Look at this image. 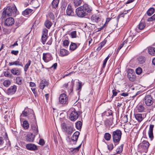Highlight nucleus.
I'll use <instances>...</instances> for the list:
<instances>
[{
    "label": "nucleus",
    "mask_w": 155,
    "mask_h": 155,
    "mask_svg": "<svg viewBox=\"0 0 155 155\" xmlns=\"http://www.w3.org/2000/svg\"><path fill=\"white\" fill-rule=\"evenodd\" d=\"M23 127L25 129H27L29 128V125L28 121L24 120L23 122Z\"/></svg>",
    "instance_id": "obj_39"
},
{
    "label": "nucleus",
    "mask_w": 155,
    "mask_h": 155,
    "mask_svg": "<svg viewBox=\"0 0 155 155\" xmlns=\"http://www.w3.org/2000/svg\"><path fill=\"white\" fill-rule=\"evenodd\" d=\"M57 66V63H55L50 68H53L54 69H55L56 68Z\"/></svg>",
    "instance_id": "obj_62"
},
{
    "label": "nucleus",
    "mask_w": 155,
    "mask_h": 155,
    "mask_svg": "<svg viewBox=\"0 0 155 155\" xmlns=\"http://www.w3.org/2000/svg\"><path fill=\"white\" fill-rule=\"evenodd\" d=\"M19 52L18 50H12L11 51V53L14 54L15 55H17Z\"/></svg>",
    "instance_id": "obj_58"
},
{
    "label": "nucleus",
    "mask_w": 155,
    "mask_h": 155,
    "mask_svg": "<svg viewBox=\"0 0 155 155\" xmlns=\"http://www.w3.org/2000/svg\"><path fill=\"white\" fill-rule=\"evenodd\" d=\"M11 81L9 80H6L3 82V85L5 87H8L11 84Z\"/></svg>",
    "instance_id": "obj_42"
},
{
    "label": "nucleus",
    "mask_w": 155,
    "mask_h": 155,
    "mask_svg": "<svg viewBox=\"0 0 155 155\" xmlns=\"http://www.w3.org/2000/svg\"><path fill=\"white\" fill-rule=\"evenodd\" d=\"M62 131L66 133L67 135H71L74 131L73 126L71 123L66 124L64 122L61 124Z\"/></svg>",
    "instance_id": "obj_3"
},
{
    "label": "nucleus",
    "mask_w": 155,
    "mask_h": 155,
    "mask_svg": "<svg viewBox=\"0 0 155 155\" xmlns=\"http://www.w3.org/2000/svg\"><path fill=\"white\" fill-rule=\"evenodd\" d=\"M106 114L107 116H112L113 115V113L111 111H110L108 112H106Z\"/></svg>",
    "instance_id": "obj_64"
},
{
    "label": "nucleus",
    "mask_w": 155,
    "mask_h": 155,
    "mask_svg": "<svg viewBox=\"0 0 155 155\" xmlns=\"http://www.w3.org/2000/svg\"><path fill=\"white\" fill-rule=\"evenodd\" d=\"M15 21L14 19L12 17L7 18L5 21L4 24L7 26H12L14 24Z\"/></svg>",
    "instance_id": "obj_14"
},
{
    "label": "nucleus",
    "mask_w": 155,
    "mask_h": 155,
    "mask_svg": "<svg viewBox=\"0 0 155 155\" xmlns=\"http://www.w3.org/2000/svg\"><path fill=\"white\" fill-rule=\"evenodd\" d=\"M4 143L3 138L2 137H0V146H2Z\"/></svg>",
    "instance_id": "obj_55"
},
{
    "label": "nucleus",
    "mask_w": 155,
    "mask_h": 155,
    "mask_svg": "<svg viewBox=\"0 0 155 155\" xmlns=\"http://www.w3.org/2000/svg\"><path fill=\"white\" fill-rule=\"evenodd\" d=\"M154 127V125H150L149 127V130L148 131V136L150 140L151 141L153 140L154 138L153 132V128Z\"/></svg>",
    "instance_id": "obj_15"
},
{
    "label": "nucleus",
    "mask_w": 155,
    "mask_h": 155,
    "mask_svg": "<svg viewBox=\"0 0 155 155\" xmlns=\"http://www.w3.org/2000/svg\"><path fill=\"white\" fill-rule=\"evenodd\" d=\"M21 115L25 117H28L34 119L35 121H36L35 115L33 110L32 109L25 108L24 110L23 111Z\"/></svg>",
    "instance_id": "obj_6"
},
{
    "label": "nucleus",
    "mask_w": 155,
    "mask_h": 155,
    "mask_svg": "<svg viewBox=\"0 0 155 155\" xmlns=\"http://www.w3.org/2000/svg\"><path fill=\"white\" fill-rule=\"evenodd\" d=\"M59 0H53L52 2V6L53 8H56L58 6Z\"/></svg>",
    "instance_id": "obj_31"
},
{
    "label": "nucleus",
    "mask_w": 155,
    "mask_h": 155,
    "mask_svg": "<svg viewBox=\"0 0 155 155\" xmlns=\"http://www.w3.org/2000/svg\"><path fill=\"white\" fill-rule=\"evenodd\" d=\"M48 30L46 28H44L43 29L42 35L45 37L48 36Z\"/></svg>",
    "instance_id": "obj_48"
},
{
    "label": "nucleus",
    "mask_w": 155,
    "mask_h": 155,
    "mask_svg": "<svg viewBox=\"0 0 155 155\" xmlns=\"http://www.w3.org/2000/svg\"><path fill=\"white\" fill-rule=\"evenodd\" d=\"M91 19L93 23H97L101 20V18L98 15H93L91 18Z\"/></svg>",
    "instance_id": "obj_19"
},
{
    "label": "nucleus",
    "mask_w": 155,
    "mask_h": 155,
    "mask_svg": "<svg viewBox=\"0 0 155 155\" xmlns=\"http://www.w3.org/2000/svg\"><path fill=\"white\" fill-rule=\"evenodd\" d=\"M123 120L124 121V123H126L128 121L127 115H125L122 118Z\"/></svg>",
    "instance_id": "obj_56"
},
{
    "label": "nucleus",
    "mask_w": 155,
    "mask_h": 155,
    "mask_svg": "<svg viewBox=\"0 0 155 155\" xmlns=\"http://www.w3.org/2000/svg\"><path fill=\"white\" fill-rule=\"evenodd\" d=\"M83 1L82 0H74V4L75 7L81 5Z\"/></svg>",
    "instance_id": "obj_32"
},
{
    "label": "nucleus",
    "mask_w": 155,
    "mask_h": 155,
    "mask_svg": "<svg viewBox=\"0 0 155 155\" xmlns=\"http://www.w3.org/2000/svg\"><path fill=\"white\" fill-rule=\"evenodd\" d=\"M8 64L10 66L15 65L16 66H20L22 67H23V64L21 62L17 61H15L13 62H9Z\"/></svg>",
    "instance_id": "obj_24"
},
{
    "label": "nucleus",
    "mask_w": 155,
    "mask_h": 155,
    "mask_svg": "<svg viewBox=\"0 0 155 155\" xmlns=\"http://www.w3.org/2000/svg\"><path fill=\"white\" fill-rule=\"evenodd\" d=\"M82 123L80 121H77L76 124V127L79 130H81L82 126Z\"/></svg>",
    "instance_id": "obj_34"
},
{
    "label": "nucleus",
    "mask_w": 155,
    "mask_h": 155,
    "mask_svg": "<svg viewBox=\"0 0 155 155\" xmlns=\"http://www.w3.org/2000/svg\"><path fill=\"white\" fill-rule=\"evenodd\" d=\"M35 135H33L32 133H29L25 136V140L28 142H33L34 141Z\"/></svg>",
    "instance_id": "obj_13"
},
{
    "label": "nucleus",
    "mask_w": 155,
    "mask_h": 155,
    "mask_svg": "<svg viewBox=\"0 0 155 155\" xmlns=\"http://www.w3.org/2000/svg\"><path fill=\"white\" fill-rule=\"evenodd\" d=\"M59 101L61 104H68V98L66 94L64 93L61 94L59 98Z\"/></svg>",
    "instance_id": "obj_8"
},
{
    "label": "nucleus",
    "mask_w": 155,
    "mask_h": 155,
    "mask_svg": "<svg viewBox=\"0 0 155 155\" xmlns=\"http://www.w3.org/2000/svg\"><path fill=\"white\" fill-rule=\"evenodd\" d=\"M105 43L106 42L105 41H102L100 44L99 45L98 47L97 50H100L102 47L104 45Z\"/></svg>",
    "instance_id": "obj_45"
},
{
    "label": "nucleus",
    "mask_w": 155,
    "mask_h": 155,
    "mask_svg": "<svg viewBox=\"0 0 155 155\" xmlns=\"http://www.w3.org/2000/svg\"><path fill=\"white\" fill-rule=\"evenodd\" d=\"M155 20V14L152 17L149 18L147 19L148 21H151Z\"/></svg>",
    "instance_id": "obj_52"
},
{
    "label": "nucleus",
    "mask_w": 155,
    "mask_h": 155,
    "mask_svg": "<svg viewBox=\"0 0 155 155\" xmlns=\"http://www.w3.org/2000/svg\"><path fill=\"white\" fill-rule=\"evenodd\" d=\"M149 146V143L146 140H143L140 144V146L142 150L146 153L147 152Z\"/></svg>",
    "instance_id": "obj_10"
},
{
    "label": "nucleus",
    "mask_w": 155,
    "mask_h": 155,
    "mask_svg": "<svg viewBox=\"0 0 155 155\" xmlns=\"http://www.w3.org/2000/svg\"><path fill=\"white\" fill-rule=\"evenodd\" d=\"M45 142L43 139H40L39 141V144L41 146H43L45 144Z\"/></svg>",
    "instance_id": "obj_59"
},
{
    "label": "nucleus",
    "mask_w": 155,
    "mask_h": 155,
    "mask_svg": "<svg viewBox=\"0 0 155 155\" xmlns=\"http://www.w3.org/2000/svg\"><path fill=\"white\" fill-rule=\"evenodd\" d=\"M17 42H18L17 41H15L13 44L12 45H10V47L12 48V47H13L15 46H18V45L17 43Z\"/></svg>",
    "instance_id": "obj_63"
},
{
    "label": "nucleus",
    "mask_w": 155,
    "mask_h": 155,
    "mask_svg": "<svg viewBox=\"0 0 155 155\" xmlns=\"http://www.w3.org/2000/svg\"><path fill=\"white\" fill-rule=\"evenodd\" d=\"M60 53L62 56H64L67 55L69 54L68 51L64 49H61L60 50Z\"/></svg>",
    "instance_id": "obj_23"
},
{
    "label": "nucleus",
    "mask_w": 155,
    "mask_h": 155,
    "mask_svg": "<svg viewBox=\"0 0 155 155\" xmlns=\"http://www.w3.org/2000/svg\"><path fill=\"white\" fill-rule=\"evenodd\" d=\"M43 59L45 62H48L53 59L51 54L49 53H43Z\"/></svg>",
    "instance_id": "obj_11"
},
{
    "label": "nucleus",
    "mask_w": 155,
    "mask_h": 155,
    "mask_svg": "<svg viewBox=\"0 0 155 155\" xmlns=\"http://www.w3.org/2000/svg\"><path fill=\"white\" fill-rule=\"evenodd\" d=\"M77 32L76 31H73L71 32L70 35L72 38H76Z\"/></svg>",
    "instance_id": "obj_49"
},
{
    "label": "nucleus",
    "mask_w": 155,
    "mask_h": 155,
    "mask_svg": "<svg viewBox=\"0 0 155 155\" xmlns=\"http://www.w3.org/2000/svg\"><path fill=\"white\" fill-rule=\"evenodd\" d=\"M78 85L77 86L76 88L77 90H81L82 86L81 83L80 82H78Z\"/></svg>",
    "instance_id": "obj_57"
},
{
    "label": "nucleus",
    "mask_w": 155,
    "mask_h": 155,
    "mask_svg": "<svg viewBox=\"0 0 155 155\" xmlns=\"http://www.w3.org/2000/svg\"><path fill=\"white\" fill-rule=\"evenodd\" d=\"M113 95L111 96L112 98L117 95V92L116 91V90H113L112 91Z\"/></svg>",
    "instance_id": "obj_60"
},
{
    "label": "nucleus",
    "mask_w": 155,
    "mask_h": 155,
    "mask_svg": "<svg viewBox=\"0 0 155 155\" xmlns=\"http://www.w3.org/2000/svg\"><path fill=\"white\" fill-rule=\"evenodd\" d=\"M11 71L12 74L14 75L19 76L21 74V69L17 68H12Z\"/></svg>",
    "instance_id": "obj_17"
},
{
    "label": "nucleus",
    "mask_w": 155,
    "mask_h": 155,
    "mask_svg": "<svg viewBox=\"0 0 155 155\" xmlns=\"http://www.w3.org/2000/svg\"><path fill=\"white\" fill-rule=\"evenodd\" d=\"M31 127L32 130L35 134V135H37L38 132L37 125L36 127L35 125L32 124Z\"/></svg>",
    "instance_id": "obj_29"
},
{
    "label": "nucleus",
    "mask_w": 155,
    "mask_h": 155,
    "mask_svg": "<svg viewBox=\"0 0 155 155\" xmlns=\"http://www.w3.org/2000/svg\"><path fill=\"white\" fill-rule=\"evenodd\" d=\"M48 84V82L46 81L45 79H43L41 81L39 85L40 88L41 89H43L45 87L47 86Z\"/></svg>",
    "instance_id": "obj_21"
},
{
    "label": "nucleus",
    "mask_w": 155,
    "mask_h": 155,
    "mask_svg": "<svg viewBox=\"0 0 155 155\" xmlns=\"http://www.w3.org/2000/svg\"><path fill=\"white\" fill-rule=\"evenodd\" d=\"M45 27L48 29H50L52 25V23L49 20H47L45 22Z\"/></svg>",
    "instance_id": "obj_33"
},
{
    "label": "nucleus",
    "mask_w": 155,
    "mask_h": 155,
    "mask_svg": "<svg viewBox=\"0 0 155 155\" xmlns=\"http://www.w3.org/2000/svg\"><path fill=\"white\" fill-rule=\"evenodd\" d=\"M80 132L77 131L72 135L71 137V140L74 142V144H76L80 135Z\"/></svg>",
    "instance_id": "obj_16"
},
{
    "label": "nucleus",
    "mask_w": 155,
    "mask_h": 155,
    "mask_svg": "<svg viewBox=\"0 0 155 155\" xmlns=\"http://www.w3.org/2000/svg\"><path fill=\"white\" fill-rule=\"evenodd\" d=\"M143 102L144 104L147 107H154L155 105L153 106L154 103V100L151 95L150 94H146L145 96L143 99Z\"/></svg>",
    "instance_id": "obj_5"
},
{
    "label": "nucleus",
    "mask_w": 155,
    "mask_h": 155,
    "mask_svg": "<svg viewBox=\"0 0 155 155\" xmlns=\"http://www.w3.org/2000/svg\"><path fill=\"white\" fill-rule=\"evenodd\" d=\"M145 58L143 56H140L137 58V61L139 64H142L145 62Z\"/></svg>",
    "instance_id": "obj_28"
},
{
    "label": "nucleus",
    "mask_w": 155,
    "mask_h": 155,
    "mask_svg": "<svg viewBox=\"0 0 155 155\" xmlns=\"http://www.w3.org/2000/svg\"><path fill=\"white\" fill-rule=\"evenodd\" d=\"M149 54L151 55L155 56V48L150 47L148 48Z\"/></svg>",
    "instance_id": "obj_25"
},
{
    "label": "nucleus",
    "mask_w": 155,
    "mask_h": 155,
    "mask_svg": "<svg viewBox=\"0 0 155 155\" xmlns=\"http://www.w3.org/2000/svg\"><path fill=\"white\" fill-rule=\"evenodd\" d=\"M154 12V9L153 8H150L147 11V14L148 16L151 15Z\"/></svg>",
    "instance_id": "obj_35"
},
{
    "label": "nucleus",
    "mask_w": 155,
    "mask_h": 155,
    "mask_svg": "<svg viewBox=\"0 0 155 155\" xmlns=\"http://www.w3.org/2000/svg\"><path fill=\"white\" fill-rule=\"evenodd\" d=\"M138 112H142L144 110L145 108L143 105H140L137 107Z\"/></svg>",
    "instance_id": "obj_38"
},
{
    "label": "nucleus",
    "mask_w": 155,
    "mask_h": 155,
    "mask_svg": "<svg viewBox=\"0 0 155 155\" xmlns=\"http://www.w3.org/2000/svg\"><path fill=\"white\" fill-rule=\"evenodd\" d=\"M69 41L67 40H64L63 42V46L64 47H68L69 44Z\"/></svg>",
    "instance_id": "obj_51"
},
{
    "label": "nucleus",
    "mask_w": 155,
    "mask_h": 155,
    "mask_svg": "<svg viewBox=\"0 0 155 155\" xmlns=\"http://www.w3.org/2000/svg\"><path fill=\"white\" fill-rule=\"evenodd\" d=\"M135 117L136 119L139 122H141L143 119L142 115L141 114H134Z\"/></svg>",
    "instance_id": "obj_22"
},
{
    "label": "nucleus",
    "mask_w": 155,
    "mask_h": 155,
    "mask_svg": "<svg viewBox=\"0 0 155 155\" xmlns=\"http://www.w3.org/2000/svg\"><path fill=\"white\" fill-rule=\"evenodd\" d=\"M17 90V86L15 85L11 86L7 90L6 93L8 95H12L15 94Z\"/></svg>",
    "instance_id": "obj_12"
},
{
    "label": "nucleus",
    "mask_w": 155,
    "mask_h": 155,
    "mask_svg": "<svg viewBox=\"0 0 155 155\" xmlns=\"http://www.w3.org/2000/svg\"><path fill=\"white\" fill-rule=\"evenodd\" d=\"M31 63V61L30 60H29L28 63L26 64L24 67V71L25 72L27 71L29 66H30Z\"/></svg>",
    "instance_id": "obj_37"
},
{
    "label": "nucleus",
    "mask_w": 155,
    "mask_h": 155,
    "mask_svg": "<svg viewBox=\"0 0 155 155\" xmlns=\"http://www.w3.org/2000/svg\"><path fill=\"white\" fill-rule=\"evenodd\" d=\"M92 11V8L87 4L78 7L76 9L75 12L77 16L80 18H83L88 15Z\"/></svg>",
    "instance_id": "obj_1"
},
{
    "label": "nucleus",
    "mask_w": 155,
    "mask_h": 155,
    "mask_svg": "<svg viewBox=\"0 0 155 155\" xmlns=\"http://www.w3.org/2000/svg\"><path fill=\"white\" fill-rule=\"evenodd\" d=\"M49 16L50 18L52 20H53L54 19L55 17L53 14L52 13L50 12L49 13Z\"/></svg>",
    "instance_id": "obj_53"
},
{
    "label": "nucleus",
    "mask_w": 155,
    "mask_h": 155,
    "mask_svg": "<svg viewBox=\"0 0 155 155\" xmlns=\"http://www.w3.org/2000/svg\"><path fill=\"white\" fill-rule=\"evenodd\" d=\"M52 41V39L51 38L47 43L46 44L49 45H51Z\"/></svg>",
    "instance_id": "obj_61"
},
{
    "label": "nucleus",
    "mask_w": 155,
    "mask_h": 155,
    "mask_svg": "<svg viewBox=\"0 0 155 155\" xmlns=\"http://www.w3.org/2000/svg\"><path fill=\"white\" fill-rule=\"evenodd\" d=\"M111 137V135L109 133H106L104 135V138L107 141L109 140L110 139Z\"/></svg>",
    "instance_id": "obj_40"
},
{
    "label": "nucleus",
    "mask_w": 155,
    "mask_h": 155,
    "mask_svg": "<svg viewBox=\"0 0 155 155\" xmlns=\"http://www.w3.org/2000/svg\"><path fill=\"white\" fill-rule=\"evenodd\" d=\"M23 78L22 77H18L15 79L16 82L17 84L19 85H21L23 83Z\"/></svg>",
    "instance_id": "obj_26"
},
{
    "label": "nucleus",
    "mask_w": 155,
    "mask_h": 155,
    "mask_svg": "<svg viewBox=\"0 0 155 155\" xmlns=\"http://www.w3.org/2000/svg\"><path fill=\"white\" fill-rule=\"evenodd\" d=\"M67 15L68 16H73L74 15V12L72 10L71 6L70 5L68 6L67 9L66 10Z\"/></svg>",
    "instance_id": "obj_18"
},
{
    "label": "nucleus",
    "mask_w": 155,
    "mask_h": 155,
    "mask_svg": "<svg viewBox=\"0 0 155 155\" xmlns=\"http://www.w3.org/2000/svg\"><path fill=\"white\" fill-rule=\"evenodd\" d=\"M77 47L78 46L76 43L71 42L70 46V49L73 51L75 50Z\"/></svg>",
    "instance_id": "obj_30"
},
{
    "label": "nucleus",
    "mask_w": 155,
    "mask_h": 155,
    "mask_svg": "<svg viewBox=\"0 0 155 155\" xmlns=\"http://www.w3.org/2000/svg\"><path fill=\"white\" fill-rule=\"evenodd\" d=\"M33 10L31 9L27 8L22 12V15L24 16L28 15L32 12Z\"/></svg>",
    "instance_id": "obj_27"
},
{
    "label": "nucleus",
    "mask_w": 155,
    "mask_h": 155,
    "mask_svg": "<svg viewBox=\"0 0 155 155\" xmlns=\"http://www.w3.org/2000/svg\"><path fill=\"white\" fill-rule=\"evenodd\" d=\"M113 141L115 143V146L120 141L122 134L121 131L119 129H117L111 133Z\"/></svg>",
    "instance_id": "obj_4"
},
{
    "label": "nucleus",
    "mask_w": 155,
    "mask_h": 155,
    "mask_svg": "<svg viewBox=\"0 0 155 155\" xmlns=\"http://www.w3.org/2000/svg\"><path fill=\"white\" fill-rule=\"evenodd\" d=\"M17 12V9L15 6H8L5 10H4L2 13L3 19L5 18L6 15L8 16L15 15Z\"/></svg>",
    "instance_id": "obj_2"
},
{
    "label": "nucleus",
    "mask_w": 155,
    "mask_h": 155,
    "mask_svg": "<svg viewBox=\"0 0 155 155\" xmlns=\"http://www.w3.org/2000/svg\"><path fill=\"white\" fill-rule=\"evenodd\" d=\"M111 55L110 54H109L108 55L107 57L104 60L103 64V68H104L105 67L106 63L107 62L108 60V59L110 57Z\"/></svg>",
    "instance_id": "obj_46"
},
{
    "label": "nucleus",
    "mask_w": 155,
    "mask_h": 155,
    "mask_svg": "<svg viewBox=\"0 0 155 155\" xmlns=\"http://www.w3.org/2000/svg\"><path fill=\"white\" fill-rule=\"evenodd\" d=\"M82 143H81L78 147L74 148V149H71V151L73 153H75V152H78L79 150V149L81 147Z\"/></svg>",
    "instance_id": "obj_43"
},
{
    "label": "nucleus",
    "mask_w": 155,
    "mask_h": 155,
    "mask_svg": "<svg viewBox=\"0 0 155 155\" xmlns=\"http://www.w3.org/2000/svg\"><path fill=\"white\" fill-rule=\"evenodd\" d=\"M79 115L77 111L75 109H72L70 116V120L72 121H75L78 118Z\"/></svg>",
    "instance_id": "obj_9"
},
{
    "label": "nucleus",
    "mask_w": 155,
    "mask_h": 155,
    "mask_svg": "<svg viewBox=\"0 0 155 155\" xmlns=\"http://www.w3.org/2000/svg\"><path fill=\"white\" fill-rule=\"evenodd\" d=\"M4 75L6 77L11 78L12 77V75L8 71H4L3 73Z\"/></svg>",
    "instance_id": "obj_50"
},
{
    "label": "nucleus",
    "mask_w": 155,
    "mask_h": 155,
    "mask_svg": "<svg viewBox=\"0 0 155 155\" xmlns=\"http://www.w3.org/2000/svg\"><path fill=\"white\" fill-rule=\"evenodd\" d=\"M142 69L140 67H138L136 69L135 72L137 74L140 75L142 72Z\"/></svg>",
    "instance_id": "obj_44"
},
{
    "label": "nucleus",
    "mask_w": 155,
    "mask_h": 155,
    "mask_svg": "<svg viewBox=\"0 0 155 155\" xmlns=\"http://www.w3.org/2000/svg\"><path fill=\"white\" fill-rule=\"evenodd\" d=\"M145 23L144 22H140L139 24V29L140 30L143 29L145 27Z\"/></svg>",
    "instance_id": "obj_41"
},
{
    "label": "nucleus",
    "mask_w": 155,
    "mask_h": 155,
    "mask_svg": "<svg viewBox=\"0 0 155 155\" xmlns=\"http://www.w3.org/2000/svg\"><path fill=\"white\" fill-rule=\"evenodd\" d=\"M124 144H121L120 146L116 150L117 153L120 154L123 151Z\"/></svg>",
    "instance_id": "obj_36"
},
{
    "label": "nucleus",
    "mask_w": 155,
    "mask_h": 155,
    "mask_svg": "<svg viewBox=\"0 0 155 155\" xmlns=\"http://www.w3.org/2000/svg\"><path fill=\"white\" fill-rule=\"evenodd\" d=\"M26 147L27 149L31 150H38L37 146L34 144L31 143L27 144Z\"/></svg>",
    "instance_id": "obj_20"
},
{
    "label": "nucleus",
    "mask_w": 155,
    "mask_h": 155,
    "mask_svg": "<svg viewBox=\"0 0 155 155\" xmlns=\"http://www.w3.org/2000/svg\"><path fill=\"white\" fill-rule=\"evenodd\" d=\"M127 77L130 81H134L136 79V75L134 71L132 69H129L127 71Z\"/></svg>",
    "instance_id": "obj_7"
},
{
    "label": "nucleus",
    "mask_w": 155,
    "mask_h": 155,
    "mask_svg": "<svg viewBox=\"0 0 155 155\" xmlns=\"http://www.w3.org/2000/svg\"><path fill=\"white\" fill-rule=\"evenodd\" d=\"M107 148L108 150H112L114 148V145L112 143H110L107 145Z\"/></svg>",
    "instance_id": "obj_54"
},
{
    "label": "nucleus",
    "mask_w": 155,
    "mask_h": 155,
    "mask_svg": "<svg viewBox=\"0 0 155 155\" xmlns=\"http://www.w3.org/2000/svg\"><path fill=\"white\" fill-rule=\"evenodd\" d=\"M48 36L45 37L43 36H42L41 41L43 45H44L47 40Z\"/></svg>",
    "instance_id": "obj_47"
}]
</instances>
